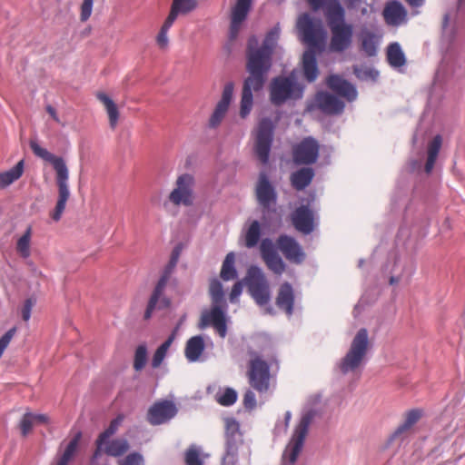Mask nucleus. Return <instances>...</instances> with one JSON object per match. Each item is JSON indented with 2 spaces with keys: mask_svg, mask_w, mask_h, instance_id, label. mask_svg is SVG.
<instances>
[{
  "mask_svg": "<svg viewBox=\"0 0 465 465\" xmlns=\"http://www.w3.org/2000/svg\"><path fill=\"white\" fill-rule=\"evenodd\" d=\"M119 465H143V458L140 453L133 452L121 460Z\"/></svg>",
  "mask_w": 465,
  "mask_h": 465,
  "instance_id": "51",
  "label": "nucleus"
},
{
  "mask_svg": "<svg viewBox=\"0 0 465 465\" xmlns=\"http://www.w3.org/2000/svg\"><path fill=\"white\" fill-rule=\"evenodd\" d=\"M261 256L267 268L276 275H282L286 264L275 250L272 241L265 238L260 244Z\"/></svg>",
  "mask_w": 465,
  "mask_h": 465,
  "instance_id": "16",
  "label": "nucleus"
},
{
  "mask_svg": "<svg viewBox=\"0 0 465 465\" xmlns=\"http://www.w3.org/2000/svg\"><path fill=\"white\" fill-rule=\"evenodd\" d=\"M312 420V415L310 412L302 415L294 430L291 441L284 450L282 456L283 460H288L290 464H293L297 460V458L302 450L304 440L307 436Z\"/></svg>",
  "mask_w": 465,
  "mask_h": 465,
  "instance_id": "10",
  "label": "nucleus"
},
{
  "mask_svg": "<svg viewBox=\"0 0 465 465\" xmlns=\"http://www.w3.org/2000/svg\"><path fill=\"white\" fill-rule=\"evenodd\" d=\"M349 10L360 12L362 16L370 13V5L366 0H342Z\"/></svg>",
  "mask_w": 465,
  "mask_h": 465,
  "instance_id": "46",
  "label": "nucleus"
},
{
  "mask_svg": "<svg viewBox=\"0 0 465 465\" xmlns=\"http://www.w3.org/2000/svg\"><path fill=\"white\" fill-rule=\"evenodd\" d=\"M173 270H174V268L170 267V265L168 263L164 267L163 273H162L159 281L157 282V283L151 294V297L148 301L147 307H146V310L143 314V319L145 321L149 320L152 317L153 312L155 310H163V309H166L170 306L171 302H170L169 298H167L163 295V291L170 280V277H171Z\"/></svg>",
  "mask_w": 465,
  "mask_h": 465,
  "instance_id": "9",
  "label": "nucleus"
},
{
  "mask_svg": "<svg viewBox=\"0 0 465 465\" xmlns=\"http://www.w3.org/2000/svg\"><path fill=\"white\" fill-rule=\"evenodd\" d=\"M195 186L194 177L190 173L179 175L175 181V186L170 193L168 199L175 206H191L194 201L193 190Z\"/></svg>",
  "mask_w": 465,
  "mask_h": 465,
  "instance_id": "11",
  "label": "nucleus"
},
{
  "mask_svg": "<svg viewBox=\"0 0 465 465\" xmlns=\"http://www.w3.org/2000/svg\"><path fill=\"white\" fill-rule=\"evenodd\" d=\"M24 160H21L11 169L0 173V188H5L18 180L24 173Z\"/></svg>",
  "mask_w": 465,
  "mask_h": 465,
  "instance_id": "36",
  "label": "nucleus"
},
{
  "mask_svg": "<svg viewBox=\"0 0 465 465\" xmlns=\"http://www.w3.org/2000/svg\"><path fill=\"white\" fill-rule=\"evenodd\" d=\"M297 29L302 41L311 47H316L322 41V29L308 14H302L297 20Z\"/></svg>",
  "mask_w": 465,
  "mask_h": 465,
  "instance_id": "15",
  "label": "nucleus"
},
{
  "mask_svg": "<svg viewBox=\"0 0 465 465\" xmlns=\"http://www.w3.org/2000/svg\"><path fill=\"white\" fill-rule=\"evenodd\" d=\"M302 93L303 88L292 76H279L271 83V102L277 106L282 105L287 100L302 98Z\"/></svg>",
  "mask_w": 465,
  "mask_h": 465,
  "instance_id": "7",
  "label": "nucleus"
},
{
  "mask_svg": "<svg viewBox=\"0 0 465 465\" xmlns=\"http://www.w3.org/2000/svg\"><path fill=\"white\" fill-rule=\"evenodd\" d=\"M33 413L32 412H26L24 414L21 421H20V430L23 436H26L32 430L33 426L35 425V421L32 419Z\"/></svg>",
  "mask_w": 465,
  "mask_h": 465,
  "instance_id": "49",
  "label": "nucleus"
},
{
  "mask_svg": "<svg viewBox=\"0 0 465 465\" xmlns=\"http://www.w3.org/2000/svg\"><path fill=\"white\" fill-rule=\"evenodd\" d=\"M174 340V333L171 334L168 339L158 347V349L155 351L153 360H152V366L153 368H158L163 361L164 360L166 353L171 347L172 343Z\"/></svg>",
  "mask_w": 465,
  "mask_h": 465,
  "instance_id": "44",
  "label": "nucleus"
},
{
  "mask_svg": "<svg viewBox=\"0 0 465 465\" xmlns=\"http://www.w3.org/2000/svg\"><path fill=\"white\" fill-rule=\"evenodd\" d=\"M205 348L204 341L202 336L197 335L190 338L185 345L184 354L186 359L191 361H196L203 352Z\"/></svg>",
  "mask_w": 465,
  "mask_h": 465,
  "instance_id": "32",
  "label": "nucleus"
},
{
  "mask_svg": "<svg viewBox=\"0 0 465 465\" xmlns=\"http://www.w3.org/2000/svg\"><path fill=\"white\" fill-rule=\"evenodd\" d=\"M326 84L330 89L340 96L346 98L348 101H352L357 96V92L354 86L339 75L329 76Z\"/></svg>",
  "mask_w": 465,
  "mask_h": 465,
  "instance_id": "26",
  "label": "nucleus"
},
{
  "mask_svg": "<svg viewBox=\"0 0 465 465\" xmlns=\"http://www.w3.org/2000/svg\"><path fill=\"white\" fill-rule=\"evenodd\" d=\"M96 98L104 104L109 118V124L112 129H115L119 120V111L114 102L104 93L96 94Z\"/></svg>",
  "mask_w": 465,
  "mask_h": 465,
  "instance_id": "33",
  "label": "nucleus"
},
{
  "mask_svg": "<svg viewBox=\"0 0 465 465\" xmlns=\"http://www.w3.org/2000/svg\"><path fill=\"white\" fill-rule=\"evenodd\" d=\"M387 59L391 65L394 67L402 66L405 64L404 54L398 43H392L387 50Z\"/></svg>",
  "mask_w": 465,
  "mask_h": 465,
  "instance_id": "41",
  "label": "nucleus"
},
{
  "mask_svg": "<svg viewBox=\"0 0 465 465\" xmlns=\"http://www.w3.org/2000/svg\"><path fill=\"white\" fill-rule=\"evenodd\" d=\"M197 5V0H173L168 15L176 19L179 15H187L193 11Z\"/></svg>",
  "mask_w": 465,
  "mask_h": 465,
  "instance_id": "35",
  "label": "nucleus"
},
{
  "mask_svg": "<svg viewBox=\"0 0 465 465\" xmlns=\"http://www.w3.org/2000/svg\"><path fill=\"white\" fill-rule=\"evenodd\" d=\"M276 244L284 257L291 262L301 263L304 260L305 254L293 237L286 234L280 235Z\"/></svg>",
  "mask_w": 465,
  "mask_h": 465,
  "instance_id": "20",
  "label": "nucleus"
},
{
  "mask_svg": "<svg viewBox=\"0 0 465 465\" xmlns=\"http://www.w3.org/2000/svg\"><path fill=\"white\" fill-rule=\"evenodd\" d=\"M273 124L271 119L263 118L258 124L255 153L262 163H267L273 137Z\"/></svg>",
  "mask_w": 465,
  "mask_h": 465,
  "instance_id": "13",
  "label": "nucleus"
},
{
  "mask_svg": "<svg viewBox=\"0 0 465 465\" xmlns=\"http://www.w3.org/2000/svg\"><path fill=\"white\" fill-rule=\"evenodd\" d=\"M248 292L259 306L268 304L271 300V291L268 280L261 268L252 265L244 278Z\"/></svg>",
  "mask_w": 465,
  "mask_h": 465,
  "instance_id": "8",
  "label": "nucleus"
},
{
  "mask_svg": "<svg viewBox=\"0 0 465 465\" xmlns=\"http://www.w3.org/2000/svg\"><path fill=\"white\" fill-rule=\"evenodd\" d=\"M293 289L289 282H284L279 288L276 297V305L280 310L284 311L287 315L291 316L293 312Z\"/></svg>",
  "mask_w": 465,
  "mask_h": 465,
  "instance_id": "29",
  "label": "nucleus"
},
{
  "mask_svg": "<svg viewBox=\"0 0 465 465\" xmlns=\"http://www.w3.org/2000/svg\"><path fill=\"white\" fill-rule=\"evenodd\" d=\"M280 26L276 25L265 35L261 46L258 39L252 36L246 49V70L249 76L244 80L240 103V115L245 118L253 104L252 92L262 89L268 72L272 67V58L280 38Z\"/></svg>",
  "mask_w": 465,
  "mask_h": 465,
  "instance_id": "1",
  "label": "nucleus"
},
{
  "mask_svg": "<svg viewBox=\"0 0 465 465\" xmlns=\"http://www.w3.org/2000/svg\"><path fill=\"white\" fill-rule=\"evenodd\" d=\"M29 145L33 153L36 156L50 163L55 172V182L58 189V199L55 207L51 213V217L54 221L57 222L61 219L62 214L65 209L66 203L70 197V190L68 186V168L64 158L56 156L50 153L45 148L41 147L35 140H31Z\"/></svg>",
  "mask_w": 465,
  "mask_h": 465,
  "instance_id": "3",
  "label": "nucleus"
},
{
  "mask_svg": "<svg viewBox=\"0 0 465 465\" xmlns=\"http://www.w3.org/2000/svg\"><path fill=\"white\" fill-rule=\"evenodd\" d=\"M252 0H236L231 10L230 38L235 39L252 8Z\"/></svg>",
  "mask_w": 465,
  "mask_h": 465,
  "instance_id": "19",
  "label": "nucleus"
},
{
  "mask_svg": "<svg viewBox=\"0 0 465 465\" xmlns=\"http://www.w3.org/2000/svg\"><path fill=\"white\" fill-rule=\"evenodd\" d=\"M359 39L361 43V51H362L367 56L371 57L377 54L381 40L380 35L368 28H362L359 35Z\"/></svg>",
  "mask_w": 465,
  "mask_h": 465,
  "instance_id": "27",
  "label": "nucleus"
},
{
  "mask_svg": "<svg viewBox=\"0 0 465 465\" xmlns=\"http://www.w3.org/2000/svg\"><path fill=\"white\" fill-rule=\"evenodd\" d=\"M314 214L309 206L302 205L292 213V223L295 229L304 234L311 233L314 229Z\"/></svg>",
  "mask_w": 465,
  "mask_h": 465,
  "instance_id": "24",
  "label": "nucleus"
},
{
  "mask_svg": "<svg viewBox=\"0 0 465 465\" xmlns=\"http://www.w3.org/2000/svg\"><path fill=\"white\" fill-rule=\"evenodd\" d=\"M225 423V454L223 462L234 464L237 460L239 447L243 443L240 431V424L233 418H226Z\"/></svg>",
  "mask_w": 465,
  "mask_h": 465,
  "instance_id": "12",
  "label": "nucleus"
},
{
  "mask_svg": "<svg viewBox=\"0 0 465 465\" xmlns=\"http://www.w3.org/2000/svg\"><path fill=\"white\" fill-rule=\"evenodd\" d=\"M32 227L28 226L25 233L16 242V252L22 258H28L31 255Z\"/></svg>",
  "mask_w": 465,
  "mask_h": 465,
  "instance_id": "42",
  "label": "nucleus"
},
{
  "mask_svg": "<svg viewBox=\"0 0 465 465\" xmlns=\"http://www.w3.org/2000/svg\"><path fill=\"white\" fill-rule=\"evenodd\" d=\"M251 357L246 376L251 388L260 394L267 393L271 388L270 364L254 351H248Z\"/></svg>",
  "mask_w": 465,
  "mask_h": 465,
  "instance_id": "6",
  "label": "nucleus"
},
{
  "mask_svg": "<svg viewBox=\"0 0 465 465\" xmlns=\"http://www.w3.org/2000/svg\"><path fill=\"white\" fill-rule=\"evenodd\" d=\"M233 90V83L229 82L224 85L222 97L220 101L217 103L212 115L210 116L208 122V125L210 128L214 129L221 124L232 102Z\"/></svg>",
  "mask_w": 465,
  "mask_h": 465,
  "instance_id": "17",
  "label": "nucleus"
},
{
  "mask_svg": "<svg viewBox=\"0 0 465 465\" xmlns=\"http://www.w3.org/2000/svg\"><path fill=\"white\" fill-rule=\"evenodd\" d=\"M266 311H267V312H269V313H272V308H267V309H266Z\"/></svg>",
  "mask_w": 465,
  "mask_h": 465,
  "instance_id": "62",
  "label": "nucleus"
},
{
  "mask_svg": "<svg viewBox=\"0 0 465 465\" xmlns=\"http://www.w3.org/2000/svg\"><path fill=\"white\" fill-rule=\"evenodd\" d=\"M442 139L440 135H436L428 145V158L425 163V172L430 173L435 164L439 152L440 150Z\"/></svg>",
  "mask_w": 465,
  "mask_h": 465,
  "instance_id": "37",
  "label": "nucleus"
},
{
  "mask_svg": "<svg viewBox=\"0 0 465 465\" xmlns=\"http://www.w3.org/2000/svg\"><path fill=\"white\" fill-rule=\"evenodd\" d=\"M129 450V442L125 439L106 440L102 447V453L112 457H121Z\"/></svg>",
  "mask_w": 465,
  "mask_h": 465,
  "instance_id": "34",
  "label": "nucleus"
},
{
  "mask_svg": "<svg viewBox=\"0 0 465 465\" xmlns=\"http://www.w3.org/2000/svg\"><path fill=\"white\" fill-rule=\"evenodd\" d=\"M393 282H394V279H393V278H391V283H393Z\"/></svg>",
  "mask_w": 465,
  "mask_h": 465,
  "instance_id": "63",
  "label": "nucleus"
},
{
  "mask_svg": "<svg viewBox=\"0 0 465 465\" xmlns=\"http://www.w3.org/2000/svg\"><path fill=\"white\" fill-rule=\"evenodd\" d=\"M81 438H82V433L80 431L77 432L74 436V438L67 444L63 455L58 460L56 465H67L68 464V462L73 459V457L76 453Z\"/></svg>",
  "mask_w": 465,
  "mask_h": 465,
  "instance_id": "40",
  "label": "nucleus"
},
{
  "mask_svg": "<svg viewBox=\"0 0 465 465\" xmlns=\"http://www.w3.org/2000/svg\"><path fill=\"white\" fill-rule=\"evenodd\" d=\"M238 399L236 391L232 388L227 387L223 391L216 394V401L222 406H232Z\"/></svg>",
  "mask_w": 465,
  "mask_h": 465,
  "instance_id": "45",
  "label": "nucleus"
},
{
  "mask_svg": "<svg viewBox=\"0 0 465 465\" xmlns=\"http://www.w3.org/2000/svg\"><path fill=\"white\" fill-rule=\"evenodd\" d=\"M178 256H179V252L177 251H173L172 253L171 259L168 262L170 267L175 268L177 262H178Z\"/></svg>",
  "mask_w": 465,
  "mask_h": 465,
  "instance_id": "58",
  "label": "nucleus"
},
{
  "mask_svg": "<svg viewBox=\"0 0 465 465\" xmlns=\"http://www.w3.org/2000/svg\"><path fill=\"white\" fill-rule=\"evenodd\" d=\"M147 361V348L144 344L139 345L134 353V368L139 371L143 370Z\"/></svg>",
  "mask_w": 465,
  "mask_h": 465,
  "instance_id": "47",
  "label": "nucleus"
},
{
  "mask_svg": "<svg viewBox=\"0 0 465 465\" xmlns=\"http://www.w3.org/2000/svg\"><path fill=\"white\" fill-rule=\"evenodd\" d=\"M242 292V284L241 282H237L233 284L232 291L230 292V302H236L238 297L241 295Z\"/></svg>",
  "mask_w": 465,
  "mask_h": 465,
  "instance_id": "54",
  "label": "nucleus"
},
{
  "mask_svg": "<svg viewBox=\"0 0 465 465\" xmlns=\"http://www.w3.org/2000/svg\"><path fill=\"white\" fill-rule=\"evenodd\" d=\"M256 196L263 208H269L276 202V193L265 173H261L256 187Z\"/></svg>",
  "mask_w": 465,
  "mask_h": 465,
  "instance_id": "25",
  "label": "nucleus"
},
{
  "mask_svg": "<svg viewBox=\"0 0 465 465\" xmlns=\"http://www.w3.org/2000/svg\"><path fill=\"white\" fill-rule=\"evenodd\" d=\"M324 16L331 31L330 49L336 53L347 50L352 43L353 25L345 20V10L339 0H325Z\"/></svg>",
  "mask_w": 465,
  "mask_h": 465,
  "instance_id": "2",
  "label": "nucleus"
},
{
  "mask_svg": "<svg viewBox=\"0 0 465 465\" xmlns=\"http://www.w3.org/2000/svg\"><path fill=\"white\" fill-rule=\"evenodd\" d=\"M315 176L314 170L311 167H302L290 175L292 186L296 191H302L308 187Z\"/></svg>",
  "mask_w": 465,
  "mask_h": 465,
  "instance_id": "30",
  "label": "nucleus"
},
{
  "mask_svg": "<svg viewBox=\"0 0 465 465\" xmlns=\"http://www.w3.org/2000/svg\"><path fill=\"white\" fill-rule=\"evenodd\" d=\"M370 346L368 331L365 328L360 329L352 339L349 351L338 363L340 371L342 374L356 371L363 363Z\"/></svg>",
  "mask_w": 465,
  "mask_h": 465,
  "instance_id": "5",
  "label": "nucleus"
},
{
  "mask_svg": "<svg viewBox=\"0 0 465 465\" xmlns=\"http://www.w3.org/2000/svg\"><path fill=\"white\" fill-rule=\"evenodd\" d=\"M261 235L260 223L256 220L252 221L244 234L245 246L249 249L255 247L260 242Z\"/></svg>",
  "mask_w": 465,
  "mask_h": 465,
  "instance_id": "38",
  "label": "nucleus"
},
{
  "mask_svg": "<svg viewBox=\"0 0 465 465\" xmlns=\"http://www.w3.org/2000/svg\"><path fill=\"white\" fill-rule=\"evenodd\" d=\"M209 294L212 301V307L209 311L203 312L199 325L200 329H204L211 325L214 328L220 337L224 338L227 334V325L225 319L226 302L223 285L217 279L210 282Z\"/></svg>",
  "mask_w": 465,
  "mask_h": 465,
  "instance_id": "4",
  "label": "nucleus"
},
{
  "mask_svg": "<svg viewBox=\"0 0 465 465\" xmlns=\"http://www.w3.org/2000/svg\"><path fill=\"white\" fill-rule=\"evenodd\" d=\"M449 20H450L449 14H445L444 16H443V21H442V31H443L444 34H447V28H448V25H449Z\"/></svg>",
  "mask_w": 465,
  "mask_h": 465,
  "instance_id": "60",
  "label": "nucleus"
},
{
  "mask_svg": "<svg viewBox=\"0 0 465 465\" xmlns=\"http://www.w3.org/2000/svg\"><path fill=\"white\" fill-rule=\"evenodd\" d=\"M465 7V0H458V9H462Z\"/></svg>",
  "mask_w": 465,
  "mask_h": 465,
  "instance_id": "61",
  "label": "nucleus"
},
{
  "mask_svg": "<svg viewBox=\"0 0 465 465\" xmlns=\"http://www.w3.org/2000/svg\"><path fill=\"white\" fill-rule=\"evenodd\" d=\"M123 421V417L118 416L114 419L109 426L99 434L95 440V450L91 457V463H94L96 460L102 455V447L105 444L106 440H109L117 430L120 424Z\"/></svg>",
  "mask_w": 465,
  "mask_h": 465,
  "instance_id": "28",
  "label": "nucleus"
},
{
  "mask_svg": "<svg viewBox=\"0 0 465 465\" xmlns=\"http://www.w3.org/2000/svg\"><path fill=\"white\" fill-rule=\"evenodd\" d=\"M45 110H46V112L50 114V116H51V117H52V118H53L56 123H60V119H59L58 115H57V113H56L55 109H54L52 105L48 104V105L45 107Z\"/></svg>",
  "mask_w": 465,
  "mask_h": 465,
  "instance_id": "57",
  "label": "nucleus"
},
{
  "mask_svg": "<svg viewBox=\"0 0 465 465\" xmlns=\"http://www.w3.org/2000/svg\"><path fill=\"white\" fill-rule=\"evenodd\" d=\"M176 412V407L172 401H157L148 410L147 420L152 425H160L174 417Z\"/></svg>",
  "mask_w": 465,
  "mask_h": 465,
  "instance_id": "18",
  "label": "nucleus"
},
{
  "mask_svg": "<svg viewBox=\"0 0 465 465\" xmlns=\"http://www.w3.org/2000/svg\"><path fill=\"white\" fill-rule=\"evenodd\" d=\"M185 463L186 465H203V462L200 458L199 450L194 446H191L186 450Z\"/></svg>",
  "mask_w": 465,
  "mask_h": 465,
  "instance_id": "48",
  "label": "nucleus"
},
{
  "mask_svg": "<svg viewBox=\"0 0 465 465\" xmlns=\"http://www.w3.org/2000/svg\"><path fill=\"white\" fill-rule=\"evenodd\" d=\"M242 404L247 410H253L256 407V397L251 389L246 390L243 395Z\"/></svg>",
  "mask_w": 465,
  "mask_h": 465,
  "instance_id": "52",
  "label": "nucleus"
},
{
  "mask_svg": "<svg viewBox=\"0 0 465 465\" xmlns=\"http://www.w3.org/2000/svg\"><path fill=\"white\" fill-rule=\"evenodd\" d=\"M382 16L388 25L400 26L407 23L408 11L400 1L391 0L385 4Z\"/></svg>",
  "mask_w": 465,
  "mask_h": 465,
  "instance_id": "21",
  "label": "nucleus"
},
{
  "mask_svg": "<svg viewBox=\"0 0 465 465\" xmlns=\"http://www.w3.org/2000/svg\"><path fill=\"white\" fill-rule=\"evenodd\" d=\"M235 255L229 252L223 262L220 276L223 281H231L237 278V271L234 266Z\"/></svg>",
  "mask_w": 465,
  "mask_h": 465,
  "instance_id": "39",
  "label": "nucleus"
},
{
  "mask_svg": "<svg viewBox=\"0 0 465 465\" xmlns=\"http://www.w3.org/2000/svg\"><path fill=\"white\" fill-rule=\"evenodd\" d=\"M83 3L80 6V20L82 22L87 21L93 11L94 0H82Z\"/></svg>",
  "mask_w": 465,
  "mask_h": 465,
  "instance_id": "50",
  "label": "nucleus"
},
{
  "mask_svg": "<svg viewBox=\"0 0 465 465\" xmlns=\"http://www.w3.org/2000/svg\"><path fill=\"white\" fill-rule=\"evenodd\" d=\"M35 421V424L36 423H47L48 420H49V418L47 415L45 414H34L33 413V418H32Z\"/></svg>",
  "mask_w": 465,
  "mask_h": 465,
  "instance_id": "56",
  "label": "nucleus"
},
{
  "mask_svg": "<svg viewBox=\"0 0 465 465\" xmlns=\"http://www.w3.org/2000/svg\"><path fill=\"white\" fill-rule=\"evenodd\" d=\"M302 69L304 78L312 83L314 82L319 74L316 55L313 51L307 50L302 55Z\"/></svg>",
  "mask_w": 465,
  "mask_h": 465,
  "instance_id": "31",
  "label": "nucleus"
},
{
  "mask_svg": "<svg viewBox=\"0 0 465 465\" xmlns=\"http://www.w3.org/2000/svg\"><path fill=\"white\" fill-rule=\"evenodd\" d=\"M35 301L33 300L32 298H28L25 301L24 305L22 307V311H21L22 318L25 322L29 321V319L31 317V312L35 305Z\"/></svg>",
  "mask_w": 465,
  "mask_h": 465,
  "instance_id": "53",
  "label": "nucleus"
},
{
  "mask_svg": "<svg viewBox=\"0 0 465 465\" xmlns=\"http://www.w3.org/2000/svg\"><path fill=\"white\" fill-rule=\"evenodd\" d=\"M175 20L176 19L172 18L170 15H168L165 21L163 22V25L161 26V29L156 36V44L162 50H164L168 47V31L172 27Z\"/></svg>",
  "mask_w": 465,
  "mask_h": 465,
  "instance_id": "43",
  "label": "nucleus"
},
{
  "mask_svg": "<svg viewBox=\"0 0 465 465\" xmlns=\"http://www.w3.org/2000/svg\"><path fill=\"white\" fill-rule=\"evenodd\" d=\"M316 107L325 114H339L344 109V104L335 95L328 92H318L314 97Z\"/></svg>",
  "mask_w": 465,
  "mask_h": 465,
  "instance_id": "23",
  "label": "nucleus"
},
{
  "mask_svg": "<svg viewBox=\"0 0 465 465\" xmlns=\"http://www.w3.org/2000/svg\"><path fill=\"white\" fill-rule=\"evenodd\" d=\"M406 3L411 7H420L423 5L424 0H405Z\"/></svg>",
  "mask_w": 465,
  "mask_h": 465,
  "instance_id": "59",
  "label": "nucleus"
},
{
  "mask_svg": "<svg viewBox=\"0 0 465 465\" xmlns=\"http://www.w3.org/2000/svg\"><path fill=\"white\" fill-rule=\"evenodd\" d=\"M422 411L420 409H412L405 412L403 422L400 424L393 433L391 435L389 441H401L405 438H407L413 426L420 420L422 417Z\"/></svg>",
  "mask_w": 465,
  "mask_h": 465,
  "instance_id": "22",
  "label": "nucleus"
},
{
  "mask_svg": "<svg viewBox=\"0 0 465 465\" xmlns=\"http://www.w3.org/2000/svg\"><path fill=\"white\" fill-rule=\"evenodd\" d=\"M320 145L312 137H306L292 147V160L297 165H309L316 163Z\"/></svg>",
  "mask_w": 465,
  "mask_h": 465,
  "instance_id": "14",
  "label": "nucleus"
},
{
  "mask_svg": "<svg viewBox=\"0 0 465 465\" xmlns=\"http://www.w3.org/2000/svg\"><path fill=\"white\" fill-rule=\"evenodd\" d=\"M308 4L313 10H318L322 6L325 8V0H307Z\"/></svg>",
  "mask_w": 465,
  "mask_h": 465,
  "instance_id": "55",
  "label": "nucleus"
}]
</instances>
